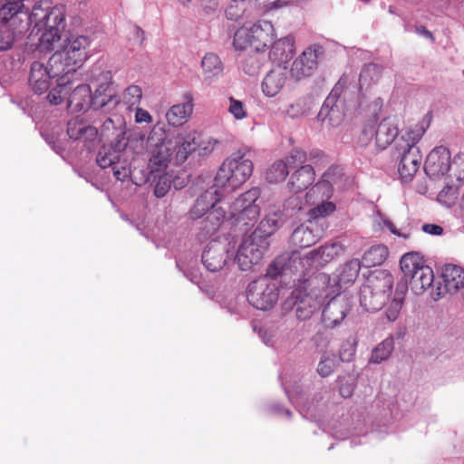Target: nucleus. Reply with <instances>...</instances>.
Instances as JSON below:
<instances>
[{
	"instance_id": "obj_1",
	"label": "nucleus",
	"mask_w": 464,
	"mask_h": 464,
	"mask_svg": "<svg viewBox=\"0 0 464 464\" xmlns=\"http://www.w3.org/2000/svg\"><path fill=\"white\" fill-rule=\"evenodd\" d=\"M260 195L261 191L256 187L241 194L230 205L227 217L221 207L212 208L202 218L203 219L200 222L199 229L202 236L207 237L215 234L221 227L226 218L232 219L235 226L242 227L246 230L253 227L260 215V207L256 204Z\"/></svg>"
},
{
	"instance_id": "obj_2",
	"label": "nucleus",
	"mask_w": 464,
	"mask_h": 464,
	"mask_svg": "<svg viewBox=\"0 0 464 464\" xmlns=\"http://www.w3.org/2000/svg\"><path fill=\"white\" fill-rule=\"evenodd\" d=\"M430 127V121L422 119L401 131L395 142L400 157L398 172L402 181H411L420 169L422 156L417 144Z\"/></svg>"
},
{
	"instance_id": "obj_3",
	"label": "nucleus",
	"mask_w": 464,
	"mask_h": 464,
	"mask_svg": "<svg viewBox=\"0 0 464 464\" xmlns=\"http://www.w3.org/2000/svg\"><path fill=\"white\" fill-rule=\"evenodd\" d=\"M253 169L250 151L246 148L239 149L219 167L215 177V187L234 190L251 177Z\"/></svg>"
},
{
	"instance_id": "obj_4",
	"label": "nucleus",
	"mask_w": 464,
	"mask_h": 464,
	"mask_svg": "<svg viewBox=\"0 0 464 464\" xmlns=\"http://www.w3.org/2000/svg\"><path fill=\"white\" fill-rule=\"evenodd\" d=\"M394 284L392 275L386 270L372 272L360 288L361 306L368 312L381 310L390 300Z\"/></svg>"
},
{
	"instance_id": "obj_5",
	"label": "nucleus",
	"mask_w": 464,
	"mask_h": 464,
	"mask_svg": "<svg viewBox=\"0 0 464 464\" xmlns=\"http://www.w3.org/2000/svg\"><path fill=\"white\" fill-rule=\"evenodd\" d=\"M275 38V29L271 22L259 20L252 25L238 28L233 39L237 50L253 47L256 51H263L269 47Z\"/></svg>"
},
{
	"instance_id": "obj_6",
	"label": "nucleus",
	"mask_w": 464,
	"mask_h": 464,
	"mask_svg": "<svg viewBox=\"0 0 464 464\" xmlns=\"http://www.w3.org/2000/svg\"><path fill=\"white\" fill-rule=\"evenodd\" d=\"M345 80L341 78L326 97L317 115L319 121H326L333 127L339 126L346 116Z\"/></svg>"
},
{
	"instance_id": "obj_7",
	"label": "nucleus",
	"mask_w": 464,
	"mask_h": 464,
	"mask_svg": "<svg viewBox=\"0 0 464 464\" xmlns=\"http://www.w3.org/2000/svg\"><path fill=\"white\" fill-rule=\"evenodd\" d=\"M400 266L405 276L411 277V289L420 294L429 288L434 280L432 269L424 265L422 259L416 253H407L402 256Z\"/></svg>"
},
{
	"instance_id": "obj_8",
	"label": "nucleus",
	"mask_w": 464,
	"mask_h": 464,
	"mask_svg": "<svg viewBox=\"0 0 464 464\" xmlns=\"http://www.w3.org/2000/svg\"><path fill=\"white\" fill-rule=\"evenodd\" d=\"M267 242L253 233L240 244L236 256V261L241 270L246 271L259 263L267 248Z\"/></svg>"
},
{
	"instance_id": "obj_9",
	"label": "nucleus",
	"mask_w": 464,
	"mask_h": 464,
	"mask_svg": "<svg viewBox=\"0 0 464 464\" xmlns=\"http://www.w3.org/2000/svg\"><path fill=\"white\" fill-rule=\"evenodd\" d=\"M25 14L27 15L30 24L34 25L31 35L34 34H38L43 28H45L49 24L63 23L64 21V15L61 9L51 7L47 0L36 2L30 14H28V8H26Z\"/></svg>"
},
{
	"instance_id": "obj_10",
	"label": "nucleus",
	"mask_w": 464,
	"mask_h": 464,
	"mask_svg": "<svg viewBox=\"0 0 464 464\" xmlns=\"http://www.w3.org/2000/svg\"><path fill=\"white\" fill-rule=\"evenodd\" d=\"M306 152L301 149H293L285 159L275 161L266 170V179L269 183H278L285 179L289 169L306 163Z\"/></svg>"
},
{
	"instance_id": "obj_11",
	"label": "nucleus",
	"mask_w": 464,
	"mask_h": 464,
	"mask_svg": "<svg viewBox=\"0 0 464 464\" xmlns=\"http://www.w3.org/2000/svg\"><path fill=\"white\" fill-rule=\"evenodd\" d=\"M247 301L259 310H267L273 307L278 298L276 288L270 285L265 279L251 282L246 289Z\"/></svg>"
},
{
	"instance_id": "obj_12",
	"label": "nucleus",
	"mask_w": 464,
	"mask_h": 464,
	"mask_svg": "<svg viewBox=\"0 0 464 464\" xmlns=\"http://www.w3.org/2000/svg\"><path fill=\"white\" fill-rule=\"evenodd\" d=\"M229 244L218 240L209 242L202 254V262L210 272L222 270L230 260Z\"/></svg>"
},
{
	"instance_id": "obj_13",
	"label": "nucleus",
	"mask_w": 464,
	"mask_h": 464,
	"mask_svg": "<svg viewBox=\"0 0 464 464\" xmlns=\"http://www.w3.org/2000/svg\"><path fill=\"white\" fill-rule=\"evenodd\" d=\"M324 54L321 45L314 44L307 47L301 55L296 58L291 66V74L296 80L309 77L317 68L318 58Z\"/></svg>"
},
{
	"instance_id": "obj_14",
	"label": "nucleus",
	"mask_w": 464,
	"mask_h": 464,
	"mask_svg": "<svg viewBox=\"0 0 464 464\" xmlns=\"http://www.w3.org/2000/svg\"><path fill=\"white\" fill-rule=\"evenodd\" d=\"M450 169V153L443 146L434 148L427 156L424 170L426 174L434 179L446 176Z\"/></svg>"
},
{
	"instance_id": "obj_15",
	"label": "nucleus",
	"mask_w": 464,
	"mask_h": 464,
	"mask_svg": "<svg viewBox=\"0 0 464 464\" xmlns=\"http://www.w3.org/2000/svg\"><path fill=\"white\" fill-rule=\"evenodd\" d=\"M325 224H315L306 221L298 226L291 235V242L294 246L305 248L314 245L324 235Z\"/></svg>"
},
{
	"instance_id": "obj_16",
	"label": "nucleus",
	"mask_w": 464,
	"mask_h": 464,
	"mask_svg": "<svg viewBox=\"0 0 464 464\" xmlns=\"http://www.w3.org/2000/svg\"><path fill=\"white\" fill-rule=\"evenodd\" d=\"M102 74L106 81L100 83L92 94V107L96 110L105 107L113 108L120 102L117 96L116 86L111 81V72L107 71Z\"/></svg>"
},
{
	"instance_id": "obj_17",
	"label": "nucleus",
	"mask_w": 464,
	"mask_h": 464,
	"mask_svg": "<svg viewBox=\"0 0 464 464\" xmlns=\"http://www.w3.org/2000/svg\"><path fill=\"white\" fill-rule=\"evenodd\" d=\"M89 45V37L84 35L72 36L66 39L60 51L64 53L65 60L70 61L77 68L88 58L87 48Z\"/></svg>"
},
{
	"instance_id": "obj_18",
	"label": "nucleus",
	"mask_w": 464,
	"mask_h": 464,
	"mask_svg": "<svg viewBox=\"0 0 464 464\" xmlns=\"http://www.w3.org/2000/svg\"><path fill=\"white\" fill-rule=\"evenodd\" d=\"M218 188V187H215L214 185L196 199V202L189 210V216L192 219L196 220L202 218L205 215L210 212L212 208H218L217 204L220 200L221 195Z\"/></svg>"
},
{
	"instance_id": "obj_19",
	"label": "nucleus",
	"mask_w": 464,
	"mask_h": 464,
	"mask_svg": "<svg viewBox=\"0 0 464 464\" xmlns=\"http://www.w3.org/2000/svg\"><path fill=\"white\" fill-rule=\"evenodd\" d=\"M296 168L290 175L287 182V187L293 193H300L305 190L315 179V170L311 164L304 163Z\"/></svg>"
},
{
	"instance_id": "obj_20",
	"label": "nucleus",
	"mask_w": 464,
	"mask_h": 464,
	"mask_svg": "<svg viewBox=\"0 0 464 464\" xmlns=\"http://www.w3.org/2000/svg\"><path fill=\"white\" fill-rule=\"evenodd\" d=\"M53 74L45 64L41 62H34L31 65L29 85L36 94L47 92L51 86Z\"/></svg>"
},
{
	"instance_id": "obj_21",
	"label": "nucleus",
	"mask_w": 464,
	"mask_h": 464,
	"mask_svg": "<svg viewBox=\"0 0 464 464\" xmlns=\"http://www.w3.org/2000/svg\"><path fill=\"white\" fill-rule=\"evenodd\" d=\"M193 95L190 92L184 94V102L171 106L166 112V120L169 126L180 127L190 118L193 112Z\"/></svg>"
},
{
	"instance_id": "obj_22",
	"label": "nucleus",
	"mask_w": 464,
	"mask_h": 464,
	"mask_svg": "<svg viewBox=\"0 0 464 464\" xmlns=\"http://www.w3.org/2000/svg\"><path fill=\"white\" fill-rule=\"evenodd\" d=\"M314 106L313 99L308 95L293 94L286 98L283 112L291 119L308 115Z\"/></svg>"
},
{
	"instance_id": "obj_23",
	"label": "nucleus",
	"mask_w": 464,
	"mask_h": 464,
	"mask_svg": "<svg viewBox=\"0 0 464 464\" xmlns=\"http://www.w3.org/2000/svg\"><path fill=\"white\" fill-rule=\"evenodd\" d=\"M198 131L192 130L185 135H178L174 138V161L180 165L186 161L188 156L197 150Z\"/></svg>"
},
{
	"instance_id": "obj_24",
	"label": "nucleus",
	"mask_w": 464,
	"mask_h": 464,
	"mask_svg": "<svg viewBox=\"0 0 464 464\" xmlns=\"http://www.w3.org/2000/svg\"><path fill=\"white\" fill-rule=\"evenodd\" d=\"M389 255L388 247L385 245L378 244L369 247L362 255V259L350 260V270L352 268L373 267L381 266L387 259Z\"/></svg>"
},
{
	"instance_id": "obj_25",
	"label": "nucleus",
	"mask_w": 464,
	"mask_h": 464,
	"mask_svg": "<svg viewBox=\"0 0 464 464\" xmlns=\"http://www.w3.org/2000/svg\"><path fill=\"white\" fill-rule=\"evenodd\" d=\"M174 146L147 149L150 155L148 169L152 173H164L174 160Z\"/></svg>"
},
{
	"instance_id": "obj_26",
	"label": "nucleus",
	"mask_w": 464,
	"mask_h": 464,
	"mask_svg": "<svg viewBox=\"0 0 464 464\" xmlns=\"http://www.w3.org/2000/svg\"><path fill=\"white\" fill-rule=\"evenodd\" d=\"M47 68L56 80L59 79H69L76 72V67L70 61L65 60L64 53L60 50L55 51L53 55L49 58Z\"/></svg>"
},
{
	"instance_id": "obj_27",
	"label": "nucleus",
	"mask_w": 464,
	"mask_h": 464,
	"mask_svg": "<svg viewBox=\"0 0 464 464\" xmlns=\"http://www.w3.org/2000/svg\"><path fill=\"white\" fill-rule=\"evenodd\" d=\"M63 28V23H55L54 24H49L38 34L30 37H38V43L36 44V49L39 52H49L53 50L61 41V30Z\"/></svg>"
},
{
	"instance_id": "obj_28",
	"label": "nucleus",
	"mask_w": 464,
	"mask_h": 464,
	"mask_svg": "<svg viewBox=\"0 0 464 464\" xmlns=\"http://www.w3.org/2000/svg\"><path fill=\"white\" fill-rule=\"evenodd\" d=\"M97 133L96 128L88 125L82 120L72 119L67 123V134L70 139L81 140L87 147L96 140Z\"/></svg>"
},
{
	"instance_id": "obj_29",
	"label": "nucleus",
	"mask_w": 464,
	"mask_h": 464,
	"mask_svg": "<svg viewBox=\"0 0 464 464\" xmlns=\"http://www.w3.org/2000/svg\"><path fill=\"white\" fill-rule=\"evenodd\" d=\"M68 107L74 111H85L92 107V94L88 84H79L67 97Z\"/></svg>"
},
{
	"instance_id": "obj_30",
	"label": "nucleus",
	"mask_w": 464,
	"mask_h": 464,
	"mask_svg": "<svg viewBox=\"0 0 464 464\" xmlns=\"http://www.w3.org/2000/svg\"><path fill=\"white\" fill-rule=\"evenodd\" d=\"M287 79L285 68L271 70L262 82V91L267 97H274L284 88Z\"/></svg>"
},
{
	"instance_id": "obj_31",
	"label": "nucleus",
	"mask_w": 464,
	"mask_h": 464,
	"mask_svg": "<svg viewBox=\"0 0 464 464\" xmlns=\"http://www.w3.org/2000/svg\"><path fill=\"white\" fill-rule=\"evenodd\" d=\"M444 292L455 294L464 287V269L457 265L448 264L442 269Z\"/></svg>"
},
{
	"instance_id": "obj_32",
	"label": "nucleus",
	"mask_w": 464,
	"mask_h": 464,
	"mask_svg": "<svg viewBox=\"0 0 464 464\" xmlns=\"http://www.w3.org/2000/svg\"><path fill=\"white\" fill-rule=\"evenodd\" d=\"M348 308L345 303L336 298H332L324 306L322 314L323 322L326 327L338 325L346 316Z\"/></svg>"
},
{
	"instance_id": "obj_33",
	"label": "nucleus",
	"mask_w": 464,
	"mask_h": 464,
	"mask_svg": "<svg viewBox=\"0 0 464 464\" xmlns=\"http://www.w3.org/2000/svg\"><path fill=\"white\" fill-rule=\"evenodd\" d=\"M330 174V169L324 172L321 179L305 194V201L308 204H316L323 200H328L332 197L333 186L328 179Z\"/></svg>"
},
{
	"instance_id": "obj_34",
	"label": "nucleus",
	"mask_w": 464,
	"mask_h": 464,
	"mask_svg": "<svg viewBox=\"0 0 464 464\" xmlns=\"http://www.w3.org/2000/svg\"><path fill=\"white\" fill-rule=\"evenodd\" d=\"M407 289L406 283L401 282L397 284L392 294V298L386 304L385 317L389 322H395L399 318Z\"/></svg>"
},
{
	"instance_id": "obj_35",
	"label": "nucleus",
	"mask_w": 464,
	"mask_h": 464,
	"mask_svg": "<svg viewBox=\"0 0 464 464\" xmlns=\"http://www.w3.org/2000/svg\"><path fill=\"white\" fill-rule=\"evenodd\" d=\"M398 127L391 119L382 120L377 126L375 131L376 145L384 150L387 148L398 136Z\"/></svg>"
},
{
	"instance_id": "obj_36",
	"label": "nucleus",
	"mask_w": 464,
	"mask_h": 464,
	"mask_svg": "<svg viewBox=\"0 0 464 464\" xmlns=\"http://www.w3.org/2000/svg\"><path fill=\"white\" fill-rule=\"evenodd\" d=\"M173 145V139L170 138L169 130L163 122H157L149 133L146 140V148L169 147Z\"/></svg>"
},
{
	"instance_id": "obj_37",
	"label": "nucleus",
	"mask_w": 464,
	"mask_h": 464,
	"mask_svg": "<svg viewBox=\"0 0 464 464\" xmlns=\"http://www.w3.org/2000/svg\"><path fill=\"white\" fill-rule=\"evenodd\" d=\"M283 223V214L280 211L270 212L260 221L254 233H256L259 238L266 241V238L273 235Z\"/></svg>"
},
{
	"instance_id": "obj_38",
	"label": "nucleus",
	"mask_w": 464,
	"mask_h": 464,
	"mask_svg": "<svg viewBox=\"0 0 464 464\" xmlns=\"http://www.w3.org/2000/svg\"><path fill=\"white\" fill-rule=\"evenodd\" d=\"M313 205L314 207L307 212V220L315 224H325L326 229L327 223L325 219L335 211V204L329 200H323Z\"/></svg>"
},
{
	"instance_id": "obj_39",
	"label": "nucleus",
	"mask_w": 464,
	"mask_h": 464,
	"mask_svg": "<svg viewBox=\"0 0 464 464\" xmlns=\"http://www.w3.org/2000/svg\"><path fill=\"white\" fill-rule=\"evenodd\" d=\"M270 46V57L279 62L291 58L295 52V44L291 37H284L276 42L273 41Z\"/></svg>"
},
{
	"instance_id": "obj_40",
	"label": "nucleus",
	"mask_w": 464,
	"mask_h": 464,
	"mask_svg": "<svg viewBox=\"0 0 464 464\" xmlns=\"http://www.w3.org/2000/svg\"><path fill=\"white\" fill-rule=\"evenodd\" d=\"M382 72V67L375 64V63H369L366 64L359 76V86L360 89L367 91L370 89L374 83H376Z\"/></svg>"
},
{
	"instance_id": "obj_41",
	"label": "nucleus",
	"mask_w": 464,
	"mask_h": 464,
	"mask_svg": "<svg viewBox=\"0 0 464 464\" xmlns=\"http://www.w3.org/2000/svg\"><path fill=\"white\" fill-rule=\"evenodd\" d=\"M205 79H213L222 74L223 64L219 57L212 53H206L201 61Z\"/></svg>"
},
{
	"instance_id": "obj_42",
	"label": "nucleus",
	"mask_w": 464,
	"mask_h": 464,
	"mask_svg": "<svg viewBox=\"0 0 464 464\" xmlns=\"http://www.w3.org/2000/svg\"><path fill=\"white\" fill-rule=\"evenodd\" d=\"M339 248L336 244L320 246L318 249L311 251L308 258L312 260L313 264L324 266L338 255Z\"/></svg>"
},
{
	"instance_id": "obj_43",
	"label": "nucleus",
	"mask_w": 464,
	"mask_h": 464,
	"mask_svg": "<svg viewBox=\"0 0 464 464\" xmlns=\"http://www.w3.org/2000/svg\"><path fill=\"white\" fill-rule=\"evenodd\" d=\"M57 85L53 88L47 95L49 102L53 105H58L62 103L72 89L71 82L69 79H59L56 80Z\"/></svg>"
},
{
	"instance_id": "obj_44",
	"label": "nucleus",
	"mask_w": 464,
	"mask_h": 464,
	"mask_svg": "<svg viewBox=\"0 0 464 464\" xmlns=\"http://www.w3.org/2000/svg\"><path fill=\"white\" fill-rule=\"evenodd\" d=\"M394 349V341L392 337H388L381 342L372 352L370 362L372 363H381L391 356Z\"/></svg>"
},
{
	"instance_id": "obj_45",
	"label": "nucleus",
	"mask_w": 464,
	"mask_h": 464,
	"mask_svg": "<svg viewBox=\"0 0 464 464\" xmlns=\"http://www.w3.org/2000/svg\"><path fill=\"white\" fill-rule=\"evenodd\" d=\"M459 184L450 180L438 195V201L447 208L452 207L458 198Z\"/></svg>"
},
{
	"instance_id": "obj_46",
	"label": "nucleus",
	"mask_w": 464,
	"mask_h": 464,
	"mask_svg": "<svg viewBox=\"0 0 464 464\" xmlns=\"http://www.w3.org/2000/svg\"><path fill=\"white\" fill-rule=\"evenodd\" d=\"M373 226L374 229L376 231L378 230H383L385 227L391 231L393 235H396L398 237H401L403 238H408L407 234L401 233L394 224L382 213H381L380 210H376L374 216H373Z\"/></svg>"
},
{
	"instance_id": "obj_47",
	"label": "nucleus",
	"mask_w": 464,
	"mask_h": 464,
	"mask_svg": "<svg viewBox=\"0 0 464 464\" xmlns=\"http://www.w3.org/2000/svg\"><path fill=\"white\" fill-rule=\"evenodd\" d=\"M295 314L300 320L309 319L316 309L310 296H305L299 302H295Z\"/></svg>"
},
{
	"instance_id": "obj_48",
	"label": "nucleus",
	"mask_w": 464,
	"mask_h": 464,
	"mask_svg": "<svg viewBox=\"0 0 464 464\" xmlns=\"http://www.w3.org/2000/svg\"><path fill=\"white\" fill-rule=\"evenodd\" d=\"M448 179L452 180L456 179L458 184L461 185L464 181V153L457 154L450 161V169Z\"/></svg>"
},
{
	"instance_id": "obj_49",
	"label": "nucleus",
	"mask_w": 464,
	"mask_h": 464,
	"mask_svg": "<svg viewBox=\"0 0 464 464\" xmlns=\"http://www.w3.org/2000/svg\"><path fill=\"white\" fill-rule=\"evenodd\" d=\"M246 1L247 0H232L226 9V16L234 21L241 18L246 11Z\"/></svg>"
},
{
	"instance_id": "obj_50",
	"label": "nucleus",
	"mask_w": 464,
	"mask_h": 464,
	"mask_svg": "<svg viewBox=\"0 0 464 464\" xmlns=\"http://www.w3.org/2000/svg\"><path fill=\"white\" fill-rule=\"evenodd\" d=\"M8 23L2 21L0 24V51L8 50L14 43V32Z\"/></svg>"
},
{
	"instance_id": "obj_51",
	"label": "nucleus",
	"mask_w": 464,
	"mask_h": 464,
	"mask_svg": "<svg viewBox=\"0 0 464 464\" xmlns=\"http://www.w3.org/2000/svg\"><path fill=\"white\" fill-rule=\"evenodd\" d=\"M142 97L141 88L138 85L129 86L123 93V102L129 107L138 105Z\"/></svg>"
},
{
	"instance_id": "obj_52",
	"label": "nucleus",
	"mask_w": 464,
	"mask_h": 464,
	"mask_svg": "<svg viewBox=\"0 0 464 464\" xmlns=\"http://www.w3.org/2000/svg\"><path fill=\"white\" fill-rule=\"evenodd\" d=\"M118 159V152L103 149L99 151L96 161L101 168L106 169L110 167L112 168V166L116 164Z\"/></svg>"
},
{
	"instance_id": "obj_53",
	"label": "nucleus",
	"mask_w": 464,
	"mask_h": 464,
	"mask_svg": "<svg viewBox=\"0 0 464 464\" xmlns=\"http://www.w3.org/2000/svg\"><path fill=\"white\" fill-rule=\"evenodd\" d=\"M218 143V141L217 140L198 132L197 150H198L199 155H207L210 153Z\"/></svg>"
},
{
	"instance_id": "obj_54",
	"label": "nucleus",
	"mask_w": 464,
	"mask_h": 464,
	"mask_svg": "<svg viewBox=\"0 0 464 464\" xmlns=\"http://www.w3.org/2000/svg\"><path fill=\"white\" fill-rule=\"evenodd\" d=\"M228 112L237 120H243L246 117L247 111L246 105L239 100L235 99L233 96L229 97Z\"/></svg>"
},
{
	"instance_id": "obj_55",
	"label": "nucleus",
	"mask_w": 464,
	"mask_h": 464,
	"mask_svg": "<svg viewBox=\"0 0 464 464\" xmlns=\"http://www.w3.org/2000/svg\"><path fill=\"white\" fill-rule=\"evenodd\" d=\"M307 155V160L314 168L325 167L328 165L329 160L324 151L314 149L312 150Z\"/></svg>"
},
{
	"instance_id": "obj_56",
	"label": "nucleus",
	"mask_w": 464,
	"mask_h": 464,
	"mask_svg": "<svg viewBox=\"0 0 464 464\" xmlns=\"http://www.w3.org/2000/svg\"><path fill=\"white\" fill-rule=\"evenodd\" d=\"M376 129L377 127L375 119L370 120L367 123H365L359 138L362 145H367L372 140L373 136L375 137Z\"/></svg>"
},
{
	"instance_id": "obj_57",
	"label": "nucleus",
	"mask_w": 464,
	"mask_h": 464,
	"mask_svg": "<svg viewBox=\"0 0 464 464\" xmlns=\"http://www.w3.org/2000/svg\"><path fill=\"white\" fill-rule=\"evenodd\" d=\"M376 129L377 127L375 119L370 120L367 123H365L359 138L362 145H367L372 140L373 136L375 137Z\"/></svg>"
},
{
	"instance_id": "obj_58",
	"label": "nucleus",
	"mask_w": 464,
	"mask_h": 464,
	"mask_svg": "<svg viewBox=\"0 0 464 464\" xmlns=\"http://www.w3.org/2000/svg\"><path fill=\"white\" fill-rule=\"evenodd\" d=\"M170 184V179L167 174L160 175L154 188V195L159 198H163L169 192Z\"/></svg>"
},
{
	"instance_id": "obj_59",
	"label": "nucleus",
	"mask_w": 464,
	"mask_h": 464,
	"mask_svg": "<svg viewBox=\"0 0 464 464\" xmlns=\"http://www.w3.org/2000/svg\"><path fill=\"white\" fill-rule=\"evenodd\" d=\"M334 367V360L330 357H324L318 364L317 372L321 376L327 377L333 372Z\"/></svg>"
},
{
	"instance_id": "obj_60",
	"label": "nucleus",
	"mask_w": 464,
	"mask_h": 464,
	"mask_svg": "<svg viewBox=\"0 0 464 464\" xmlns=\"http://www.w3.org/2000/svg\"><path fill=\"white\" fill-rule=\"evenodd\" d=\"M135 120L137 122H147L150 123L152 121L151 115L144 109L138 108L136 110Z\"/></svg>"
},
{
	"instance_id": "obj_61",
	"label": "nucleus",
	"mask_w": 464,
	"mask_h": 464,
	"mask_svg": "<svg viewBox=\"0 0 464 464\" xmlns=\"http://www.w3.org/2000/svg\"><path fill=\"white\" fill-rule=\"evenodd\" d=\"M422 230L430 235L440 236L443 233V227L436 224H424Z\"/></svg>"
},
{
	"instance_id": "obj_62",
	"label": "nucleus",
	"mask_w": 464,
	"mask_h": 464,
	"mask_svg": "<svg viewBox=\"0 0 464 464\" xmlns=\"http://www.w3.org/2000/svg\"><path fill=\"white\" fill-rule=\"evenodd\" d=\"M111 169L113 172V176L118 180H124L129 175L128 169H126L125 167H118V162H116V164L112 166Z\"/></svg>"
},
{
	"instance_id": "obj_63",
	"label": "nucleus",
	"mask_w": 464,
	"mask_h": 464,
	"mask_svg": "<svg viewBox=\"0 0 464 464\" xmlns=\"http://www.w3.org/2000/svg\"><path fill=\"white\" fill-rule=\"evenodd\" d=\"M282 272V266H278L277 261H274L267 268L266 276L276 278Z\"/></svg>"
},
{
	"instance_id": "obj_64",
	"label": "nucleus",
	"mask_w": 464,
	"mask_h": 464,
	"mask_svg": "<svg viewBox=\"0 0 464 464\" xmlns=\"http://www.w3.org/2000/svg\"><path fill=\"white\" fill-rule=\"evenodd\" d=\"M254 60L252 58L246 61V63L244 65V71L248 74H254L256 73V69L257 66L254 67Z\"/></svg>"
}]
</instances>
